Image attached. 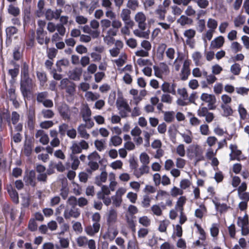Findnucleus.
<instances>
[{
	"mask_svg": "<svg viewBox=\"0 0 249 249\" xmlns=\"http://www.w3.org/2000/svg\"><path fill=\"white\" fill-rule=\"evenodd\" d=\"M175 119V112L173 111L164 112L163 119L168 123L172 122Z\"/></svg>",
	"mask_w": 249,
	"mask_h": 249,
	"instance_id": "obj_44",
	"label": "nucleus"
},
{
	"mask_svg": "<svg viewBox=\"0 0 249 249\" xmlns=\"http://www.w3.org/2000/svg\"><path fill=\"white\" fill-rule=\"evenodd\" d=\"M20 120V115L16 111H13L11 115V120L13 124L15 125V129L18 132L21 131L23 128L22 123H18Z\"/></svg>",
	"mask_w": 249,
	"mask_h": 249,
	"instance_id": "obj_13",
	"label": "nucleus"
},
{
	"mask_svg": "<svg viewBox=\"0 0 249 249\" xmlns=\"http://www.w3.org/2000/svg\"><path fill=\"white\" fill-rule=\"evenodd\" d=\"M165 56L169 63H172L175 58L176 51L173 48H168L165 51Z\"/></svg>",
	"mask_w": 249,
	"mask_h": 249,
	"instance_id": "obj_38",
	"label": "nucleus"
},
{
	"mask_svg": "<svg viewBox=\"0 0 249 249\" xmlns=\"http://www.w3.org/2000/svg\"><path fill=\"white\" fill-rule=\"evenodd\" d=\"M160 100L162 102L171 104L173 102V97L168 93H165L161 96Z\"/></svg>",
	"mask_w": 249,
	"mask_h": 249,
	"instance_id": "obj_49",
	"label": "nucleus"
},
{
	"mask_svg": "<svg viewBox=\"0 0 249 249\" xmlns=\"http://www.w3.org/2000/svg\"><path fill=\"white\" fill-rule=\"evenodd\" d=\"M131 11L129 9L127 8H124L122 10L120 17L124 21V24L130 25V26H133L134 22L131 19Z\"/></svg>",
	"mask_w": 249,
	"mask_h": 249,
	"instance_id": "obj_14",
	"label": "nucleus"
},
{
	"mask_svg": "<svg viewBox=\"0 0 249 249\" xmlns=\"http://www.w3.org/2000/svg\"><path fill=\"white\" fill-rule=\"evenodd\" d=\"M237 224L241 228V233L243 235H247L249 233V221L247 214H246L243 217H238Z\"/></svg>",
	"mask_w": 249,
	"mask_h": 249,
	"instance_id": "obj_4",
	"label": "nucleus"
},
{
	"mask_svg": "<svg viewBox=\"0 0 249 249\" xmlns=\"http://www.w3.org/2000/svg\"><path fill=\"white\" fill-rule=\"evenodd\" d=\"M23 181L26 186L35 187L36 184V174L34 170L27 172L23 177Z\"/></svg>",
	"mask_w": 249,
	"mask_h": 249,
	"instance_id": "obj_6",
	"label": "nucleus"
},
{
	"mask_svg": "<svg viewBox=\"0 0 249 249\" xmlns=\"http://www.w3.org/2000/svg\"><path fill=\"white\" fill-rule=\"evenodd\" d=\"M118 234V231L116 226L107 225V230L103 237L104 239L112 241L115 238Z\"/></svg>",
	"mask_w": 249,
	"mask_h": 249,
	"instance_id": "obj_9",
	"label": "nucleus"
},
{
	"mask_svg": "<svg viewBox=\"0 0 249 249\" xmlns=\"http://www.w3.org/2000/svg\"><path fill=\"white\" fill-rule=\"evenodd\" d=\"M86 128V124H81L78 126L77 128V131L82 138L85 139H88L89 137V134L87 133Z\"/></svg>",
	"mask_w": 249,
	"mask_h": 249,
	"instance_id": "obj_37",
	"label": "nucleus"
},
{
	"mask_svg": "<svg viewBox=\"0 0 249 249\" xmlns=\"http://www.w3.org/2000/svg\"><path fill=\"white\" fill-rule=\"evenodd\" d=\"M80 212L75 207H72L70 210H65L64 213V216L65 219H70L71 217L77 218L80 216Z\"/></svg>",
	"mask_w": 249,
	"mask_h": 249,
	"instance_id": "obj_19",
	"label": "nucleus"
},
{
	"mask_svg": "<svg viewBox=\"0 0 249 249\" xmlns=\"http://www.w3.org/2000/svg\"><path fill=\"white\" fill-rule=\"evenodd\" d=\"M201 101L208 104L209 106H213L216 102V98L213 94L203 93L200 96Z\"/></svg>",
	"mask_w": 249,
	"mask_h": 249,
	"instance_id": "obj_22",
	"label": "nucleus"
},
{
	"mask_svg": "<svg viewBox=\"0 0 249 249\" xmlns=\"http://www.w3.org/2000/svg\"><path fill=\"white\" fill-rule=\"evenodd\" d=\"M105 16L110 20L116 18V13L111 9L106 10Z\"/></svg>",
	"mask_w": 249,
	"mask_h": 249,
	"instance_id": "obj_64",
	"label": "nucleus"
},
{
	"mask_svg": "<svg viewBox=\"0 0 249 249\" xmlns=\"http://www.w3.org/2000/svg\"><path fill=\"white\" fill-rule=\"evenodd\" d=\"M186 197L185 196H180L176 203L175 206V209L176 210H178L179 211H183L184 210V205L186 202Z\"/></svg>",
	"mask_w": 249,
	"mask_h": 249,
	"instance_id": "obj_34",
	"label": "nucleus"
},
{
	"mask_svg": "<svg viewBox=\"0 0 249 249\" xmlns=\"http://www.w3.org/2000/svg\"><path fill=\"white\" fill-rule=\"evenodd\" d=\"M184 192L181 188L174 186L170 191V195L172 197H176L179 195H182Z\"/></svg>",
	"mask_w": 249,
	"mask_h": 249,
	"instance_id": "obj_50",
	"label": "nucleus"
},
{
	"mask_svg": "<svg viewBox=\"0 0 249 249\" xmlns=\"http://www.w3.org/2000/svg\"><path fill=\"white\" fill-rule=\"evenodd\" d=\"M88 238L85 236H79L76 239V242L79 247H82L87 245Z\"/></svg>",
	"mask_w": 249,
	"mask_h": 249,
	"instance_id": "obj_63",
	"label": "nucleus"
},
{
	"mask_svg": "<svg viewBox=\"0 0 249 249\" xmlns=\"http://www.w3.org/2000/svg\"><path fill=\"white\" fill-rule=\"evenodd\" d=\"M177 23L181 26L186 25H191L193 23V20L185 15H181L177 20Z\"/></svg>",
	"mask_w": 249,
	"mask_h": 249,
	"instance_id": "obj_32",
	"label": "nucleus"
},
{
	"mask_svg": "<svg viewBox=\"0 0 249 249\" xmlns=\"http://www.w3.org/2000/svg\"><path fill=\"white\" fill-rule=\"evenodd\" d=\"M116 107L119 111V114L122 118L127 116L130 111V107L126 100L122 97L118 98L116 101Z\"/></svg>",
	"mask_w": 249,
	"mask_h": 249,
	"instance_id": "obj_3",
	"label": "nucleus"
},
{
	"mask_svg": "<svg viewBox=\"0 0 249 249\" xmlns=\"http://www.w3.org/2000/svg\"><path fill=\"white\" fill-rule=\"evenodd\" d=\"M221 107L223 110V115L224 116H230L233 113L232 108L228 105H221Z\"/></svg>",
	"mask_w": 249,
	"mask_h": 249,
	"instance_id": "obj_51",
	"label": "nucleus"
},
{
	"mask_svg": "<svg viewBox=\"0 0 249 249\" xmlns=\"http://www.w3.org/2000/svg\"><path fill=\"white\" fill-rule=\"evenodd\" d=\"M61 13V9H56L54 11L48 9L45 13V17L48 20H52L53 19H57L60 17Z\"/></svg>",
	"mask_w": 249,
	"mask_h": 249,
	"instance_id": "obj_18",
	"label": "nucleus"
},
{
	"mask_svg": "<svg viewBox=\"0 0 249 249\" xmlns=\"http://www.w3.org/2000/svg\"><path fill=\"white\" fill-rule=\"evenodd\" d=\"M225 42V39L222 36H219L213 39L210 44V48L212 49H219L222 47Z\"/></svg>",
	"mask_w": 249,
	"mask_h": 249,
	"instance_id": "obj_24",
	"label": "nucleus"
},
{
	"mask_svg": "<svg viewBox=\"0 0 249 249\" xmlns=\"http://www.w3.org/2000/svg\"><path fill=\"white\" fill-rule=\"evenodd\" d=\"M152 198L150 197L148 194L143 196L142 200V205L143 208H148L150 205V202Z\"/></svg>",
	"mask_w": 249,
	"mask_h": 249,
	"instance_id": "obj_53",
	"label": "nucleus"
},
{
	"mask_svg": "<svg viewBox=\"0 0 249 249\" xmlns=\"http://www.w3.org/2000/svg\"><path fill=\"white\" fill-rule=\"evenodd\" d=\"M139 6L138 0H129L127 3V7L132 10H136Z\"/></svg>",
	"mask_w": 249,
	"mask_h": 249,
	"instance_id": "obj_52",
	"label": "nucleus"
},
{
	"mask_svg": "<svg viewBox=\"0 0 249 249\" xmlns=\"http://www.w3.org/2000/svg\"><path fill=\"white\" fill-rule=\"evenodd\" d=\"M82 70L80 68H76L69 72V78L73 80H79L82 74Z\"/></svg>",
	"mask_w": 249,
	"mask_h": 249,
	"instance_id": "obj_28",
	"label": "nucleus"
},
{
	"mask_svg": "<svg viewBox=\"0 0 249 249\" xmlns=\"http://www.w3.org/2000/svg\"><path fill=\"white\" fill-rule=\"evenodd\" d=\"M46 33H45L42 28H38L36 31V39L39 44L42 45L45 43L48 45L50 42V38L45 36Z\"/></svg>",
	"mask_w": 249,
	"mask_h": 249,
	"instance_id": "obj_12",
	"label": "nucleus"
},
{
	"mask_svg": "<svg viewBox=\"0 0 249 249\" xmlns=\"http://www.w3.org/2000/svg\"><path fill=\"white\" fill-rule=\"evenodd\" d=\"M231 71L234 75H238L241 71L240 65L238 63H235L231 67Z\"/></svg>",
	"mask_w": 249,
	"mask_h": 249,
	"instance_id": "obj_62",
	"label": "nucleus"
},
{
	"mask_svg": "<svg viewBox=\"0 0 249 249\" xmlns=\"http://www.w3.org/2000/svg\"><path fill=\"white\" fill-rule=\"evenodd\" d=\"M8 192L13 201L15 203L18 202V195L17 191L12 187L8 189Z\"/></svg>",
	"mask_w": 249,
	"mask_h": 249,
	"instance_id": "obj_46",
	"label": "nucleus"
},
{
	"mask_svg": "<svg viewBox=\"0 0 249 249\" xmlns=\"http://www.w3.org/2000/svg\"><path fill=\"white\" fill-rule=\"evenodd\" d=\"M161 142L160 140H155L151 143V146L154 149H157V156H162L164 154L163 150L161 148Z\"/></svg>",
	"mask_w": 249,
	"mask_h": 249,
	"instance_id": "obj_30",
	"label": "nucleus"
},
{
	"mask_svg": "<svg viewBox=\"0 0 249 249\" xmlns=\"http://www.w3.org/2000/svg\"><path fill=\"white\" fill-rule=\"evenodd\" d=\"M134 34L136 36L140 38H144L148 39L149 38L150 31L149 30L147 31L140 30L136 29L133 31Z\"/></svg>",
	"mask_w": 249,
	"mask_h": 249,
	"instance_id": "obj_39",
	"label": "nucleus"
},
{
	"mask_svg": "<svg viewBox=\"0 0 249 249\" xmlns=\"http://www.w3.org/2000/svg\"><path fill=\"white\" fill-rule=\"evenodd\" d=\"M60 115L64 120H70L71 119V113L68 106L66 104H63L59 108Z\"/></svg>",
	"mask_w": 249,
	"mask_h": 249,
	"instance_id": "obj_25",
	"label": "nucleus"
},
{
	"mask_svg": "<svg viewBox=\"0 0 249 249\" xmlns=\"http://www.w3.org/2000/svg\"><path fill=\"white\" fill-rule=\"evenodd\" d=\"M117 219V213L116 210L111 209L107 215V225H115Z\"/></svg>",
	"mask_w": 249,
	"mask_h": 249,
	"instance_id": "obj_21",
	"label": "nucleus"
},
{
	"mask_svg": "<svg viewBox=\"0 0 249 249\" xmlns=\"http://www.w3.org/2000/svg\"><path fill=\"white\" fill-rule=\"evenodd\" d=\"M116 45L117 47L113 48L110 49L109 52L111 56L115 57L119 55L120 53V49L123 46V43L121 41H117L116 42Z\"/></svg>",
	"mask_w": 249,
	"mask_h": 249,
	"instance_id": "obj_29",
	"label": "nucleus"
},
{
	"mask_svg": "<svg viewBox=\"0 0 249 249\" xmlns=\"http://www.w3.org/2000/svg\"><path fill=\"white\" fill-rule=\"evenodd\" d=\"M192 58L196 66H201L203 64L202 55L201 53L198 51L194 52L192 54Z\"/></svg>",
	"mask_w": 249,
	"mask_h": 249,
	"instance_id": "obj_33",
	"label": "nucleus"
},
{
	"mask_svg": "<svg viewBox=\"0 0 249 249\" xmlns=\"http://www.w3.org/2000/svg\"><path fill=\"white\" fill-rule=\"evenodd\" d=\"M169 196V194L168 192L164 190H160L157 192L155 199L156 200H161L163 199L164 197Z\"/></svg>",
	"mask_w": 249,
	"mask_h": 249,
	"instance_id": "obj_54",
	"label": "nucleus"
},
{
	"mask_svg": "<svg viewBox=\"0 0 249 249\" xmlns=\"http://www.w3.org/2000/svg\"><path fill=\"white\" fill-rule=\"evenodd\" d=\"M100 24L104 41L108 44L112 43L113 30H111V20L107 18L102 19L100 21Z\"/></svg>",
	"mask_w": 249,
	"mask_h": 249,
	"instance_id": "obj_2",
	"label": "nucleus"
},
{
	"mask_svg": "<svg viewBox=\"0 0 249 249\" xmlns=\"http://www.w3.org/2000/svg\"><path fill=\"white\" fill-rule=\"evenodd\" d=\"M210 233L212 236L215 237L217 236L219 234V228L217 224L213 223L210 229Z\"/></svg>",
	"mask_w": 249,
	"mask_h": 249,
	"instance_id": "obj_60",
	"label": "nucleus"
},
{
	"mask_svg": "<svg viewBox=\"0 0 249 249\" xmlns=\"http://www.w3.org/2000/svg\"><path fill=\"white\" fill-rule=\"evenodd\" d=\"M80 115L85 122L90 119L91 111L87 104H82L80 108Z\"/></svg>",
	"mask_w": 249,
	"mask_h": 249,
	"instance_id": "obj_11",
	"label": "nucleus"
},
{
	"mask_svg": "<svg viewBox=\"0 0 249 249\" xmlns=\"http://www.w3.org/2000/svg\"><path fill=\"white\" fill-rule=\"evenodd\" d=\"M134 20L138 23V26L140 29L145 30L146 17L143 12H137L134 16Z\"/></svg>",
	"mask_w": 249,
	"mask_h": 249,
	"instance_id": "obj_7",
	"label": "nucleus"
},
{
	"mask_svg": "<svg viewBox=\"0 0 249 249\" xmlns=\"http://www.w3.org/2000/svg\"><path fill=\"white\" fill-rule=\"evenodd\" d=\"M85 97L88 101L93 102L99 98L100 95L92 91H87L85 93Z\"/></svg>",
	"mask_w": 249,
	"mask_h": 249,
	"instance_id": "obj_43",
	"label": "nucleus"
},
{
	"mask_svg": "<svg viewBox=\"0 0 249 249\" xmlns=\"http://www.w3.org/2000/svg\"><path fill=\"white\" fill-rule=\"evenodd\" d=\"M196 32L195 30L189 29L184 32L183 35L186 38V44L191 48H194L195 46L193 38L195 37Z\"/></svg>",
	"mask_w": 249,
	"mask_h": 249,
	"instance_id": "obj_10",
	"label": "nucleus"
},
{
	"mask_svg": "<svg viewBox=\"0 0 249 249\" xmlns=\"http://www.w3.org/2000/svg\"><path fill=\"white\" fill-rule=\"evenodd\" d=\"M47 29L50 33H54L56 30L57 32L53 34L51 38L52 42H56L62 39V37L64 36L66 29L65 27L61 25L55 24L53 22H49L47 25Z\"/></svg>",
	"mask_w": 249,
	"mask_h": 249,
	"instance_id": "obj_1",
	"label": "nucleus"
},
{
	"mask_svg": "<svg viewBox=\"0 0 249 249\" xmlns=\"http://www.w3.org/2000/svg\"><path fill=\"white\" fill-rule=\"evenodd\" d=\"M35 137L39 139L40 142L44 145L47 144L49 142V138L48 135L42 130H38L36 131Z\"/></svg>",
	"mask_w": 249,
	"mask_h": 249,
	"instance_id": "obj_23",
	"label": "nucleus"
},
{
	"mask_svg": "<svg viewBox=\"0 0 249 249\" xmlns=\"http://www.w3.org/2000/svg\"><path fill=\"white\" fill-rule=\"evenodd\" d=\"M153 69L155 76L160 78L167 75L170 72L168 66L164 63L160 64L159 67L154 66Z\"/></svg>",
	"mask_w": 249,
	"mask_h": 249,
	"instance_id": "obj_5",
	"label": "nucleus"
},
{
	"mask_svg": "<svg viewBox=\"0 0 249 249\" xmlns=\"http://www.w3.org/2000/svg\"><path fill=\"white\" fill-rule=\"evenodd\" d=\"M28 229L31 231H35L37 229V224L34 219H30L28 225Z\"/></svg>",
	"mask_w": 249,
	"mask_h": 249,
	"instance_id": "obj_61",
	"label": "nucleus"
},
{
	"mask_svg": "<svg viewBox=\"0 0 249 249\" xmlns=\"http://www.w3.org/2000/svg\"><path fill=\"white\" fill-rule=\"evenodd\" d=\"M166 12V9L163 8L161 5L159 6L155 11V13L159 20H164Z\"/></svg>",
	"mask_w": 249,
	"mask_h": 249,
	"instance_id": "obj_35",
	"label": "nucleus"
},
{
	"mask_svg": "<svg viewBox=\"0 0 249 249\" xmlns=\"http://www.w3.org/2000/svg\"><path fill=\"white\" fill-rule=\"evenodd\" d=\"M122 142L123 140L120 137L114 135L111 137L109 141V145L118 146L122 144Z\"/></svg>",
	"mask_w": 249,
	"mask_h": 249,
	"instance_id": "obj_40",
	"label": "nucleus"
},
{
	"mask_svg": "<svg viewBox=\"0 0 249 249\" xmlns=\"http://www.w3.org/2000/svg\"><path fill=\"white\" fill-rule=\"evenodd\" d=\"M207 26L209 29L215 31L217 26V22L213 18H209L207 21Z\"/></svg>",
	"mask_w": 249,
	"mask_h": 249,
	"instance_id": "obj_56",
	"label": "nucleus"
},
{
	"mask_svg": "<svg viewBox=\"0 0 249 249\" xmlns=\"http://www.w3.org/2000/svg\"><path fill=\"white\" fill-rule=\"evenodd\" d=\"M107 174L106 171H103L99 177L96 178L95 183L98 186L101 184L102 182H105L107 180Z\"/></svg>",
	"mask_w": 249,
	"mask_h": 249,
	"instance_id": "obj_47",
	"label": "nucleus"
},
{
	"mask_svg": "<svg viewBox=\"0 0 249 249\" xmlns=\"http://www.w3.org/2000/svg\"><path fill=\"white\" fill-rule=\"evenodd\" d=\"M7 14L12 17L19 16L21 11L20 8L14 3H10L7 7Z\"/></svg>",
	"mask_w": 249,
	"mask_h": 249,
	"instance_id": "obj_17",
	"label": "nucleus"
},
{
	"mask_svg": "<svg viewBox=\"0 0 249 249\" xmlns=\"http://www.w3.org/2000/svg\"><path fill=\"white\" fill-rule=\"evenodd\" d=\"M127 59V55L124 53H122L118 59L113 61L118 67H121L123 66L126 62Z\"/></svg>",
	"mask_w": 249,
	"mask_h": 249,
	"instance_id": "obj_36",
	"label": "nucleus"
},
{
	"mask_svg": "<svg viewBox=\"0 0 249 249\" xmlns=\"http://www.w3.org/2000/svg\"><path fill=\"white\" fill-rule=\"evenodd\" d=\"M135 144L131 142H126L124 143V147L119 150L120 156H126L127 150L132 151L135 149Z\"/></svg>",
	"mask_w": 249,
	"mask_h": 249,
	"instance_id": "obj_20",
	"label": "nucleus"
},
{
	"mask_svg": "<svg viewBox=\"0 0 249 249\" xmlns=\"http://www.w3.org/2000/svg\"><path fill=\"white\" fill-rule=\"evenodd\" d=\"M214 203L216 210L220 213H222L226 212L230 207H228L225 203L221 204L219 202L213 201Z\"/></svg>",
	"mask_w": 249,
	"mask_h": 249,
	"instance_id": "obj_41",
	"label": "nucleus"
},
{
	"mask_svg": "<svg viewBox=\"0 0 249 249\" xmlns=\"http://www.w3.org/2000/svg\"><path fill=\"white\" fill-rule=\"evenodd\" d=\"M191 61L188 59H185L183 62V65L181 71V79L182 80H185L188 78V75L190 73L189 68Z\"/></svg>",
	"mask_w": 249,
	"mask_h": 249,
	"instance_id": "obj_16",
	"label": "nucleus"
},
{
	"mask_svg": "<svg viewBox=\"0 0 249 249\" xmlns=\"http://www.w3.org/2000/svg\"><path fill=\"white\" fill-rule=\"evenodd\" d=\"M17 27L11 26L6 29V33L7 36L9 37L16 35L18 33Z\"/></svg>",
	"mask_w": 249,
	"mask_h": 249,
	"instance_id": "obj_55",
	"label": "nucleus"
},
{
	"mask_svg": "<svg viewBox=\"0 0 249 249\" xmlns=\"http://www.w3.org/2000/svg\"><path fill=\"white\" fill-rule=\"evenodd\" d=\"M44 6V2L43 0H39L37 3L38 10L36 11L37 17H40L43 14V9Z\"/></svg>",
	"mask_w": 249,
	"mask_h": 249,
	"instance_id": "obj_58",
	"label": "nucleus"
},
{
	"mask_svg": "<svg viewBox=\"0 0 249 249\" xmlns=\"http://www.w3.org/2000/svg\"><path fill=\"white\" fill-rule=\"evenodd\" d=\"M32 85V80L29 77L22 78L20 89L23 96L28 95L31 89Z\"/></svg>",
	"mask_w": 249,
	"mask_h": 249,
	"instance_id": "obj_8",
	"label": "nucleus"
},
{
	"mask_svg": "<svg viewBox=\"0 0 249 249\" xmlns=\"http://www.w3.org/2000/svg\"><path fill=\"white\" fill-rule=\"evenodd\" d=\"M179 134L185 143L189 144L192 142L193 137L192 133L190 130H186L184 132H181Z\"/></svg>",
	"mask_w": 249,
	"mask_h": 249,
	"instance_id": "obj_31",
	"label": "nucleus"
},
{
	"mask_svg": "<svg viewBox=\"0 0 249 249\" xmlns=\"http://www.w3.org/2000/svg\"><path fill=\"white\" fill-rule=\"evenodd\" d=\"M200 14H197V29L200 33H202L205 28V21L203 19H199Z\"/></svg>",
	"mask_w": 249,
	"mask_h": 249,
	"instance_id": "obj_48",
	"label": "nucleus"
},
{
	"mask_svg": "<svg viewBox=\"0 0 249 249\" xmlns=\"http://www.w3.org/2000/svg\"><path fill=\"white\" fill-rule=\"evenodd\" d=\"M238 110L240 114V118L243 120L246 119L247 115V111L242 105L240 104L239 105Z\"/></svg>",
	"mask_w": 249,
	"mask_h": 249,
	"instance_id": "obj_59",
	"label": "nucleus"
},
{
	"mask_svg": "<svg viewBox=\"0 0 249 249\" xmlns=\"http://www.w3.org/2000/svg\"><path fill=\"white\" fill-rule=\"evenodd\" d=\"M111 30H113V31L112 32L113 34H112V38H113V36L117 35L119 29L122 27V22L120 20L116 18L111 20ZM113 40V39H112V40Z\"/></svg>",
	"mask_w": 249,
	"mask_h": 249,
	"instance_id": "obj_27",
	"label": "nucleus"
},
{
	"mask_svg": "<svg viewBox=\"0 0 249 249\" xmlns=\"http://www.w3.org/2000/svg\"><path fill=\"white\" fill-rule=\"evenodd\" d=\"M100 228V224L99 223H93L92 226H88L85 228V231L87 234L93 236L96 233H97Z\"/></svg>",
	"mask_w": 249,
	"mask_h": 249,
	"instance_id": "obj_26",
	"label": "nucleus"
},
{
	"mask_svg": "<svg viewBox=\"0 0 249 249\" xmlns=\"http://www.w3.org/2000/svg\"><path fill=\"white\" fill-rule=\"evenodd\" d=\"M177 54L178 56L176 59H175L173 62V64L175 70L177 71H178L180 67V63L183 58V55L179 52H177Z\"/></svg>",
	"mask_w": 249,
	"mask_h": 249,
	"instance_id": "obj_42",
	"label": "nucleus"
},
{
	"mask_svg": "<svg viewBox=\"0 0 249 249\" xmlns=\"http://www.w3.org/2000/svg\"><path fill=\"white\" fill-rule=\"evenodd\" d=\"M176 84L173 83H170L167 82L163 83L161 86L162 91L164 93H171L173 95H176Z\"/></svg>",
	"mask_w": 249,
	"mask_h": 249,
	"instance_id": "obj_15",
	"label": "nucleus"
},
{
	"mask_svg": "<svg viewBox=\"0 0 249 249\" xmlns=\"http://www.w3.org/2000/svg\"><path fill=\"white\" fill-rule=\"evenodd\" d=\"M200 209H197L195 211V215L197 218L202 219L203 217V212H207V209L204 204H201L199 206Z\"/></svg>",
	"mask_w": 249,
	"mask_h": 249,
	"instance_id": "obj_45",
	"label": "nucleus"
},
{
	"mask_svg": "<svg viewBox=\"0 0 249 249\" xmlns=\"http://www.w3.org/2000/svg\"><path fill=\"white\" fill-rule=\"evenodd\" d=\"M245 22V18L244 16L238 15L234 19V23L235 27H239L243 25Z\"/></svg>",
	"mask_w": 249,
	"mask_h": 249,
	"instance_id": "obj_57",
	"label": "nucleus"
}]
</instances>
